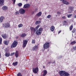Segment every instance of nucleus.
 <instances>
[{
  "mask_svg": "<svg viewBox=\"0 0 76 76\" xmlns=\"http://www.w3.org/2000/svg\"><path fill=\"white\" fill-rule=\"evenodd\" d=\"M59 75L61 76H68L69 74L64 71H61L59 72Z\"/></svg>",
  "mask_w": 76,
  "mask_h": 76,
  "instance_id": "obj_1",
  "label": "nucleus"
},
{
  "mask_svg": "<svg viewBox=\"0 0 76 76\" xmlns=\"http://www.w3.org/2000/svg\"><path fill=\"white\" fill-rule=\"evenodd\" d=\"M18 45V42L16 41H15L12 45H11V48H15Z\"/></svg>",
  "mask_w": 76,
  "mask_h": 76,
  "instance_id": "obj_2",
  "label": "nucleus"
},
{
  "mask_svg": "<svg viewBox=\"0 0 76 76\" xmlns=\"http://www.w3.org/2000/svg\"><path fill=\"white\" fill-rule=\"evenodd\" d=\"M42 28H40L39 30H38L36 32V35H39L41 34L42 32Z\"/></svg>",
  "mask_w": 76,
  "mask_h": 76,
  "instance_id": "obj_3",
  "label": "nucleus"
},
{
  "mask_svg": "<svg viewBox=\"0 0 76 76\" xmlns=\"http://www.w3.org/2000/svg\"><path fill=\"white\" fill-rule=\"evenodd\" d=\"M49 48V42H47L45 43V44H44L43 45V48L44 49V50L45 49H47V48Z\"/></svg>",
  "mask_w": 76,
  "mask_h": 76,
  "instance_id": "obj_4",
  "label": "nucleus"
},
{
  "mask_svg": "<svg viewBox=\"0 0 76 76\" xmlns=\"http://www.w3.org/2000/svg\"><path fill=\"white\" fill-rule=\"evenodd\" d=\"M3 26L4 28H9L10 26V24L9 23H6L5 24H3Z\"/></svg>",
  "mask_w": 76,
  "mask_h": 76,
  "instance_id": "obj_5",
  "label": "nucleus"
},
{
  "mask_svg": "<svg viewBox=\"0 0 76 76\" xmlns=\"http://www.w3.org/2000/svg\"><path fill=\"white\" fill-rule=\"evenodd\" d=\"M26 10L23 9H21L19 10V12L21 15H24L25 13Z\"/></svg>",
  "mask_w": 76,
  "mask_h": 76,
  "instance_id": "obj_6",
  "label": "nucleus"
},
{
  "mask_svg": "<svg viewBox=\"0 0 76 76\" xmlns=\"http://www.w3.org/2000/svg\"><path fill=\"white\" fill-rule=\"evenodd\" d=\"M32 70L34 73H37L39 71L38 68H33L32 69Z\"/></svg>",
  "mask_w": 76,
  "mask_h": 76,
  "instance_id": "obj_7",
  "label": "nucleus"
},
{
  "mask_svg": "<svg viewBox=\"0 0 76 76\" xmlns=\"http://www.w3.org/2000/svg\"><path fill=\"white\" fill-rule=\"evenodd\" d=\"M23 48H25V47L27 45V43H28V41L26 40H23Z\"/></svg>",
  "mask_w": 76,
  "mask_h": 76,
  "instance_id": "obj_8",
  "label": "nucleus"
},
{
  "mask_svg": "<svg viewBox=\"0 0 76 76\" xmlns=\"http://www.w3.org/2000/svg\"><path fill=\"white\" fill-rule=\"evenodd\" d=\"M30 7V4H26L24 5L23 7V9H26V8H29Z\"/></svg>",
  "mask_w": 76,
  "mask_h": 76,
  "instance_id": "obj_9",
  "label": "nucleus"
},
{
  "mask_svg": "<svg viewBox=\"0 0 76 76\" xmlns=\"http://www.w3.org/2000/svg\"><path fill=\"white\" fill-rule=\"evenodd\" d=\"M38 48V46L37 45L34 46L33 48V51H36Z\"/></svg>",
  "mask_w": 76,
  "mask_h": 76,
  "instance_id": "obj_10",
  "label": "nucleus"
},
{
  "mask_svg": "<svg viewBox=\"0 0 76 76\" xmlns=\"http://www.w3.org/2000/svg\"><path fill=\"white\" fill-rule=\"evenodd\" d=\"M62 2L63 3V4H66V5H68V4H69V2H68L66 0H64Z\"/></svg>",
  "mask_w": 76,
  "mask_h": 76,
  "instance_id": "obj_11",
  "label": "nucleus"
},
{
  "mask_svg": "<svg viewBox=\"0 0 76 76\" xmlns=\"http://www.w3.org/2000/svg\"><path fill=\"white\" fill-rule=\"evenodd\" d=\"M41 15H42V12H39L36 15V16L37 17H39V16H41Z\"/></svg>",
  "mask_w": 76,
  "mask_h": 76,
  "instance_id": "obj_12",
  "label": "nucleus"
},
{
  "mask_svg": "<svg viewBox=\"0 0 76 76\" xmlns=\"http://www.w3.org/2000/svg\"><path fill=\"white\" fill-rule=\"evenodd\" d=\"M5 56L8 57L10 56V53L9 52H6L5 54Z\"/></svg>",
  "mask_w": 76,
  "mask_h": 76,
  "instance_id": "obj_13",
  "label": "nucleus"
},
{
  "mask_svg": "<svg viewBox=\"0 0 76 76\" xmlns=\"http://www.w3.org/2000/svg\"><path fill=\"white\" fill-rule=\"evenodd\" d=\"M30 30L31 32H35V28L33 27L30 28Z\"/></svg>",
  "mask_w": 76,
  "mask_h": 76,
  "instance_id": "obj_14",
  "label": "nucleus"
},
{
  "mask_svg": "<svg viewBox=\"0 0 76 76\" xmlns=\"http://www.w3.org/2000/svg\"><path fill=\"white\" fill-rule=\"evenodd\" d=\"M1 36L3 38H7V35L6 34H4L1 35Z\"/></svg>",
  "mask_w": 76,
  "mask_h": 76,
  "instance_id": "obj_15",
  "label": "nucleus"
},
{
  "mask_svg": "<svg viewBox=\"0 0 76 76\" xmlns=\"http://www.w3.org/2000/svg\"><path fill=\"white\" fill-rule=\"evenodd\" d=\"M4 0H0V6L3 5V3H4Z\"/></svg>",
  "mask_w": 76,
  "mask_h": 76,
  "instance_id": "obj_16",
  "label": "nucleus"
},
{
  "mask_svg": "<svg viewBox=\"0 0 76 76\" xmlns=\"http://www.w3.org/2000/svg\"><path fill=\"white\" fill-rule=\"evenodd\" d=\"M54 29H55V27H54V26H51L50 27V31L52 32H53L54 31Z\"/></svg>",
  "mask_w": 76,
  "mask_h": 76,
  "instance_id": "obj_17",
  "label": "nucleus"
},
{
  "mask_svg": "<svg viewBox=\"0 0 76 76\" xmlns=\"http://www.w3.org/2000/svg\"><path fill=\"white\" fill-rule=\"evenodd\" d=\"M7 9H8V8L7 7V6H4L2 7V9L4 10H7Z\"/></svg>",
  "mask_w": 76,
  "mask_h": 76,
  "instance_id": "obj_18",
  "label": "nucleus"
},
{
  "mask_svg": "<svg viewBox=\"0 0 76 76\" xmlns=\"http://www.w3.org/2000/svg\"><path fill=\"white\" fill-rule=\"evenodd\" d=\"M15 56L16 57H18L19 56V53H18V51H16Z\"/></svg>",
  "mask_w": 76,
  "mask_h": 76,
  "instance_id": "obj_19",
  "label": "nucleus"
},
{
  "mask_svg": "<svg viewBox=\"0 0 76 76\" xmlns=\"http://www.w3.org/2000/svg\"><path fill=\"white\" fill-rule=\"evenodd\" d=\"M47 70H44V73L43 74V76H45L46 75H47Z\"/></svg>",
  "mask_w": 76,
  "mask_h": 76,
  "instance_id": "obj_20",
  "label": "nucleus"
},
{
  "mask_svg": "<svg viewBox=\"0 0 76 76\" xmlns=\"http://www.w3.org/2000/svg\"><path fill=\"white\" fill-rule=\"evenodd\" d=\"M4 18L3 16H1L0 18V21L1 22H3V20H4Z\"/></svg>",
  "mask_w": 76,
  "mask_h": 76,
  "instance_id": "obj_21",
  "label": "nucleus"
},
{
  "mask_svg": "<svg viewBox=\"0 0 76 76\" xmlns=\"http://www.w3.org/2000/svg\"><path fill=\"white\" fill-rule=\"evenodd\" d=\"M73 9H74L73 7H69V9L71 11H73Z\"/></svg>",
  "mask_w": 76,
  "mask_h": 76,
  "instance_id": "obj_22",
  "label": "nucleus"
},
{
  "mask_svg": "<svg viewBox=\"0 0 76 76\" xmlns=\"http://www.w3.org/2000/svg\"><path fill=\"white\" fill-rule=\"evenodd\" d=\"M4 44L6 45H8V43L7 42V41H4Z\"/></svg>",
  "mask_w": 76,
  "mask_h": 76,
  "instance_id": "obj_23",
  "label": "nucleus"
},
{
  "mask_svg": "<svg viewBox=\"0 0 76 76\" xmlns=\"http://www.w3.org/2000/svg\"><path fill=\"white\" fill-rule=\"evenodd\" d=\"M12 64L14 66H17V65H18V62H15L13 63Z\"/></svg>",
  "mask_w": 76,
  "mask_h": 76,
  "instance_id": "obj_24",
  "label": "nucleus"
},
{
  "mask_svg": "<svg viewBox=\"0 0 76 76\" xmlns=\"http://www.w3.org/2000/svg\"><path fill=\"white\" fill-rule=\"evenodd\" d=\"M26 36V34L25 33H23L21 35V37H25Z\"/></svg>",
  "mask_w": 76,
  "mask_h": 76,
  "instance_id": "obj_25",
  "label": "nucleus"
},
{
  "mask_svg": "<svg viewBox=\"0 0 76 76\" xmlns=\"http://www.w3.org/2000/svg\"><path fill=\"white\" fill-rule=\"evenodd\" d=\"M41 23V21H37L35 22V24L36 25H38L39 23Z\"/></svg>",
  "mask_w": 76,
  "mask_h": 76,
  "instance_id": "obj_26",
  "label": "nucleus"
},
{
  "mask_svg": "<svg viewBox=\"0 0 76 76\" xmlns=\"http://www.w3.org/2000/svg\"><path fill=\"white\" fill-rule=\"evenodd\" d=\"M76 43V41H73V42H72L71 44H72V45H74V44H75Z\"/></svg>",
  "mask_w": 76,
  "mask_h": 76,
  "instance_id": "obj_27",
  "label": "nucleus"
},
{
  "mask_svg": "<svg viewBox=\"0 0 76 76\" xmlns=\"http://www.w3.org/2000/svg\"><path fill=\"white\" fill-rule=\"evenodd\" d=\"M51 15H48V16L47 17V18H48V19H50V18H51Z\"/></svg>",
  "mask_w": 76,
  "mask_h": 76,
  "instance_id": "obj_28",
  "label": "nucleus"
},
{
  "mask_svg": "<svg viewBox=\"0 0 76 76\" xmlns=\"http://www.w3.org/2000/svg\"><path fill=\"white\" fill-rule=\"evenodd\" d=\"M23 26V25H22V24H20L18 25V28H22V27Z\"/></svg>",
  "mask_w": 76,
  "mask_h": 76,
  "instance_id": "obj_29",
  "label": "nucleus"
},
{
  "mask_svg": "<svg viewBox=\"0 0 76 76\" xmlns=\"http://www.w3.org/2000/svg\"><path fill=\"white\" fill-rule=\"evenodd\" d=\"M73 29V25H72L69 27V29L70 31H72Z\"/></svg>",
  "mask_w": 76,
  "mask_h": 76,
  "instance_id": "obj_30",
  "label": "nucleus"
},
{
  "mask_svg": "<svg viewBox=\"0 0 76 76\" xmlns=\"http://www.w3.org/2000/svg\"><path fill=\"white\" fill-rule=\"evenodd\" d=\"M72 14H70L69 15H67V17L68 18H71L72 17Z\"/></svg>",
  "mask_w": 76,
  "mask_h": 76,
  "instance_id": "obj_31",
  "label": "nucleus"
},
{
  "mask_svg": "<svg viewBox=\"0 0 76 76\" xmlns=\"http://www.w3.org/2000/svg\"><path fill=\"white\" fill-rule=\"evenodd\" d=\"M32 44H35V40L32 39Z\"/></svg>",
  "mask_w": 76,
  "mask_h": 76,
  "instance_id": "obj_32",
  "label": "nucleus"
},
{
  "mask_svg": "<svg viewBox=\"0 0 76 76\" xmlns=\"http://www.w3.org/2000/svg\"><path fill=\"white\" fill-rule=\"evenodd\" d=\"M19 11H16L15 13V15H19Z\"/></svg>",
  "mask_w": 76,
  "mask_h": 76,
  "instance_id": "obj_33",
  "label": "nucleus"
},
{
  "mask_svg": "<svg viewBox=\"0 0 76 76\" xmlns=\"http://www.w3.org/2000/svg\"><path fill=\"white\" fill-rule=\"evenodd\" d=\"M2 42V38H0V44H1V43Z\"/></svg>",
  "mask_w": 76,
  "mask_h": 76,
  "instance_id": "obj_34",
  "label": "nucleus"
},
{
  "mask_svg": "<svg viewBox=\"0 0 76 76\" xmlns=\"http://www.w3.org/2000/svg\"><path fill=\"white\" fill-rule=\"evenodd\" d=\"M17 76H22V74H21V73H19L17 74Z\"/></svg>",
  "mask_w": 76,
  "mask_h": 76,
  "instance_id": "obj_35",
  "label": "nucleus"
},
{
  "mask_svg": "<svg viewBox=\"0 0 76 76\" xmlns=\"http://www.w3.org/2000/svg\"><path fill=\"white\" fill-rule=\"evenodd\" d=\"M15 52H13V53H12L11 54H10V56H13L15 54Z\"/></svg>",
  "mask_w": 76,
  "mask_h": 76,
  "instance_id": "obj_36",
  "label": "nucleus"
},
{
  "mask_svg": "<svg viewBox=\"0 0 76 76\" xmlns=\"http://www.w3.org/2000/svg\"><path fill=\"white\" fill-rule=\"evenodd\" d=\"M76 32V29L75 28L74 29L72 30V33H75Z\"/></svg>",
  "mask_w": 76,
  "mask_h": 76,
  "instance_id": "obj_37",
  "label": "nucleus"
},
{
  "mask_svg": "<svg viewBox=\"0 0 76 76\" xmlns=\"http://www.w3.org/2000/svg\"><path fill=\"white\" fill-rule=\"evenodd\" d=\"M39 26H38L36 27L35 29L36 30H38V29L39 28Z\"/></svg>",
  "mask_w": 76,
  "mask_h": 76,
  "instance_id": "obj_38",
  "label": "nucleus"
},
{
  "mask_svg": "<svg viewBox=\"0 0 76 76\" xmlns=\"http://www.w3.org/2000/svg\"><path fill=\"white\" fill-rule=\"evenodd\" d=\"M22 4L21 3H20L18 4V6H22Z\"/></svg>",
  "mask_w": 76,
  "mask_h": 76,
  "instance_id": "obj_39",
  "label": "nucleus"
},
{
  "mask_svg": "<svg viewBox=\"0 0 76 76\" xmlns=\"http://www.w3.org/2000/svg\"><path fill=\"white\" fill-rule=\"evenodd\" d=\"M12 1H13V3L14 4H15V2H16V0H12Z\"/></svg>",
  "mask_w": 76,
  "mask_h": 76,
  "instance_id": "obj_40",
  "label": "nucleus"
},
{
  "mask_svg": "<svg viewBox=\"0 0 76 76\" xmlns=\"http://www.w3.org/2000/svg\"><path fill=\"white\" fill-rule=\"evenodd\" d=\"M76 46H75L73 47V50H76Z\"/></svg>",
  "mask_w": 76,
  "mask_h": 76,
  "instance_id": "obj_41",
  "label": "nucleus"
},
{
  "mask_svg": "<svg viewBox=\"0 0 76 76\" xmlns=\"http://www.w3.org/2000/svg\"><path fill=\"white\" fill-rule=\"evenodd\" d=\"M62 19H66V17L65 16H64L62 17Z\"/></svg>",
  "mask_w": 76,
  "mask_h": 76,
  "instance_id": "obj_42",
  "label": "nucleus"
},
{
  "mask_svg": "<svg viewBox=\"0 0 76 76\" xmlns=\"http://www.w3.org/2000/svg\"><path fill=\"white\" fill-rule=\"evenodd\" d=\"M38 11V9L36 8L35 9L34 11L35 12H37Z\"/></svg>",
  "mask_w": 76,
  "mask_h": 76,
  "instance_id": "obj_43",
  "label": "nucleus"
},
{
  "mask_svg": "<svg viewBox=\"0 0 76 76\" xmlns=\"http://www.w3.org/2000/svg\"><path fill=\"white\" fill-rule=\"evenodd\" d=\"M73 18L74 19H76V15H75L73 17Z\"/></svg>",
  "mask_w": 76,
  "mask_h": 76,
  "instance_id": "obj_44",
  "label": "nucleus"
},
{
  "mask_svg": "<svg viewBox=\"0 0 76 76\" xmlns=\"http://www.w3.org/2000/svg\"><path fill=\"white\" fill-rule=\"evenodd\" d=\"M57 14L58 15H60V12H57Z\"/></svg>",
  "mask_w": 76,
  "mask_h": 76,
  "instance_id": "obj_45",
  "label": "nucleus"
},
{
  "mask_svg": "<svg viewBox=\"0 0 76 76\" xmlns=\"http://www.w3.org/2000/svg\"><path fill=\"white\" fill-rule=\"evenodd\" d=\"M34 11H32V15L34 14Z\"/></svg>",
  "mask_w": 76,
  "mask_h": 76,
  "instance_id": "obj_46",
  "label": "nucleus"
},
{
  "mask_svg": "<svg viewBox=\"0 0 76 76\" xmlns=\"http://www.w3.org/2000/svg\"><path fill=\"white\" fill-rule=\"evenodd\" d=\"M61 32V30L59 31L58 32V34H60V32Z\"/></svg>",
  "mask_w": 76,
  "mask_h": 76,
  "instance_id": "obj_47",
  "label": "nucleus"
},
{
  "mask_svg": "<svg viewBox=\"0 0 76 76\" xmlns=\"http://www.w3.org/2000/svg\"><path fill=\"white\" fill-rule=\"evenodd\" d=\"M64 22L65 23H67V22L66 20L64 21Z\"/></svg>",
  "mask_w": 76,
  "mask_h": 76,
  "instance_id": "obj_48",
  "label": "nucleus"
},
{
  "mask_svg": "<svg viewBox=\"0 0 76 76\" xmlns=\"http://www.w3.org/2000/svg\"><path fill=\"white\" fill-rule=\"evenodd\" d=\"M60 0V1H62V2H63V1H64V0Z\"/></svg>",
  "mask_w": 76,
  "mask_h": 76,
  "instance_id": "obj_49",
  "label": "nucleus"
},
{
  "mask_svg": "<svg viewBox=\"0 0 76 76\" xmlns=\"http://www.w3.org/2000/svg\"><path fill=\"white\" fill-rule=\"evenodd\" d=\"M1 58V53L0 52V58Z\"/></svg>",
  "mask_w": 76,
  "mask_h": 76,
  "instance_id": "obj_50",
  "label": "nucleus"
},
{
  "mask_svg": "<svg viewBox=\"0 0 76 76\" xmlns=\"http://www.w3.org/2000/svg\"><path fill=\"white\" fill-rule=\"evenodd\" d=\"M48 63V64H50V63H51V62H49Z\"/></svg>",
  "mask_w": 76,
  "mask_h": 76,
  "instance_id": "obj_51",
  "label": "nucleus"
},
{
  "mask_svg": "<svg viewBox=\"0 0 76 76\" xmlns=\"http://www.w3.org/2000/svg\"><path fill=\"white\" fill-rule=\"evenodd\" d=\"M43 68H44V69H45V66H43Z\"/></svg>",
  "mask_w": 76,
  "mask_h": 76,
  "instance_id": "obj_52",
  "label": "nucleus"
},
{
  "mask_svg": "<svg viewBox=\"0 0 76 76\" xmlns=\"http://www.w3.org/2000/svg\"><path fill=\"white\" fill-rule=\"evenodd\" d=\"M55 63V61H54V62H53L52 63Z\"/></svg>",
  "mask_w": 76,
  "mask_h": 76,
  "instance_id": "obj_53",
  "label": "nucleus"
},
{
  "mask_svg": "<svg viewBox=\"0 0 76 76\" xmlns=\"http://www.w3.org/2000/svg\"><path fill=\"white\" fill-rule=\"evenodd\" d=\"M26 1H28V0H26Z\"/></svg>",
  "mask_w": 76,
  "mask_h": 76,
  "instance_id": "obj_54",
  "label": "nucleus"
},
{
  "mask_svg": "<svg viewBox=\"0 0 76 76\" xmlns=\"http://www.w3.org/2000/svg\"><path fill=\"white\" fill-rule=\"evenodd\" d=\"M45 14H46V13H45Z\"/></svg>",
  "mask_w": 76,
  "mask_h": 76,
  "instance_id": "obj_55",
  "label": "nucleus"
}]
</instances>
